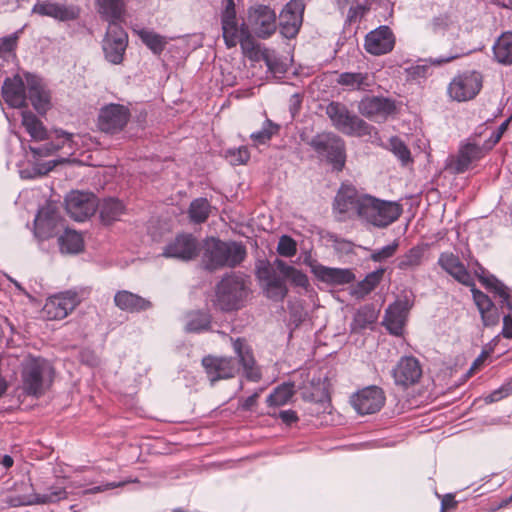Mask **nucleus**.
Masks as SVG:
<instances>
[{
  "label": "nucleus",
  "mask_w": 512,
  "mask_h": 512,
  "mask_svg": "<svg viewBox=\"0 0 512 512\" xmlns=\"http://www.w3.org/2000/svg\"><path fill=\"white\" fill-rule=\"evenodd\" d=\"M115 305L127 312H140L151 307V302L127 290L118 291L114 296Z\"/></svg>",
  "instance_id": "nucleus-34"
},
{
  "label": "nucleus",
  "mask_w": 512,
  "mask_h": 512,
  "mask_svg": "<svg viewBox=\"0 0 512 512\" xmlns=\"http://www.w3.org/2000/svg\"><path fill=\"white\" fill-rule=\"evenodd\" d=\"M32 12L41 16H49L59 21L75 20L79 16V8L76 6L47 1L36 3Z\"/></svg>",
  "instance_id": "nucleus-28"
},
{
  "label": "nucleus",
  "mask_w": 512,
  "mask_h": 512,
  "mask_svg": "<svg viewBox=\"0 0 512 512\" xmlns=\"http://www.w3.org/2000/svg\"><path fill=\"white\" fill-rule=\"evenodd\" d=\"M277 252L283 257H292L297 252V244L290 236L283 235L280 237Z\"/></svg>",
  "instance_id": "nucleus-52"
},
{
  "label": "nucleus",
  "mask_w": 512,
  "mask_h": 512,
  "mask_svg": "<svg viewBox=\"0 0 512 512\" xmlns=\"http://www.w3.org/2000/svg\"><path fill=\"white\" fill-rule=\"evenodd\" d=\"M309 145L321 159H326L334 169L341 171L345 165L346 153L343 139L333 133L315 135Z\"/></svg>",
  "instance_id": "nucleus-8"
},
{
  "label": "nucleus",
  "mask_w": 512,
  "mask_h": 512,
  "mask_svg": "<svg viewBox=\"0 0 512 512\" xmlns=\"http://www.w3.org/2000/svg\"><path fill=\"white\" fill-rule=\"evenodd\" d=\"M384 403V392L377 386L366 387L352 398L353 407L361 415L378 412Z\"/></svg>",
  "instance_id": "nucleus-19"
},
{
  "label": "nucleus",
  "mask_w": 512,
  "mask_h": 512,
  "mask_svg": "<svg viewBox=\"0 0 512 512\" xmlns=\"http://www.w3.org/2000/svg\"><path fill=\"white\" fill-rule=\"evenodd\" d=\"M277 130V125L273 124L270 120H266L260 131L251 134V139L255 145L266 144Z\"/></svg>",
  "instance_id": "nucleus-50"
},
{
  "label": "nucleus",
  "mask_w": 512,
  "mask_h": 512,
  "mask_svg": "<svg viewBox=\"0 0 512 512\" xmlns=\"http://www.w3.org/2000/svg\"><path fill=\"white\" fill-rule=\"evenodd\" d=\"M198 252L199 243L197 239L191 234H181L166 245L163 256L189 261L194 259L198 255Z\"/></svg>",
  "instance_id": "nucleus-20"
},
{
  "label": "nucleus",
  "mask_w": 512,
  "mask_h": 512,
  "mask_svg": "<svg viewBox=\"0 0 512 512\" xmlns=\"http://www.w3.org/2000/svg\"><path fill=\"white\" fill-rule=\"evenodd\" d=\"M54 134H55L54 138H52L51 136L49 138V139H51V141H54L55 144L63 145V148L68 147V149L70 151H72L74 149L75 144L73 141V134L68 133L61 129L55 130Z\"/></svg>",
  "instance_id": "nucleus-57"
},
{
  "label": "nucleus",
  "mask_w": 512,
  "mask_h": 512,
  "mask_svg": "<svg viewBox=\"0 0 512 512\" xmlns=\"http://www.w3.org/2000/svg\"><path fill=\"white\" fill-rule=\"evenodd\" d=\"M368 195H361L350 185H342L335 200L334 210L341 215V220L362 215V206Z\"/></svg>",
  "instance_id": "nucleus-10"
},
{
  "label": "nucleus",
  "mask_w": 512,
  "mask_h": 512,
  "mask_svg": "<svg viewBox=\"0 0 512 512\" xmlns=\"http://www.w3.org/2000/svg\"><path fill=\"white\" fill-rule=\"evenodd\" d=\"M512 394V379L503 383L498 389L485 396L486 403H493Z\"/></svg>",
  "instance_id": "nucleus-54"
},
{
  "label": "nucleus",
  "mask_w": 512,
  "mask_h": 512,
  "mask_svg": "<svg viewBox=\"0 0 512 512\" xmlns=\"http://www.w3.org/2000/svg\"><path fill=\"white\" fill-rule=\"evenodd\" d=\"M17 45V37L9 36L0 39V52L9 53L12 52Z\"/></svg>",
  "instance_id": "nucleus-63"
},
{
  "label": "nucleus",
  "mask_w": 512,
  "mask_h": 512,
  "mask_svg": "<svg viewBox=\"0 0 512 512\" xmlns=\"http://www.w3.org/2000/svg\"><path fill=\"white\" fill-rule=\"evenodd\" d=\"M246 257V248L235 241L225 242L217 238H209L203 244L202 263L209 271L224 267L234 268Z\"/></svg>",
  "instance_id": "nucleus-3"
},
{
  "label": "nucleus",
  "mask_w": 512,
  "mask_h": 512,
  "mask_svg": "<svg viewBox=\"0 0 512 512\" xmlns=\"http://www.w3.org/2000/svg\"><path fill=\"white\" fill-rule=\"evenodd\" d=\"M358 111L374 122H384L396 111L395 101L382 96H365L358 103Z\"/></svg>",
  "instance_id": "nucleus-13"
},
{
  "label": "nucleus",
  "mask_w": 512,
  "mask_h": 512,
  "mask_svg": "<svg viewBox=\"0 0 512 512\" xmlns=\"http://www.w3.org/2000/svg\"><path fill=\"white\" fill-rule=\"evenodd\" d=\"M80 303L78 294L74 291H65L50 297L44 306V311L51 319H63L71 313Z\"/></svg>",
  "instance_id": "nucleus-21"
},
{
  "label": "nucleus",
  "mask_w": 512,
  "mask_h": 512,
  "mask_svg": "<svg viewBox=\"0 0 512 512\" xmlns=\"http://www.w3.org/2000/svg\"><path fill=\"white\" fill-rule=\"evenodd\" d=\"M248 294L247 279L242 275L231 273L217 284L215 305L225 312L236 311L244 306Z\"/></svg>",
  "instance_id": "nucleus-5"
},
{
  "label": "nucleus",
  "mask_w": 512,
  "mask_h": 512,
  "mask_svg": "<svg viewBox=\"0 0 512 512\" xmlns=\"http://www.w3.org/2000/svg\"><path fill=\"white\" fill-rule=\"evenodd\" d=\"M58 244L62 253L77 254L84 248V240L80 233L66 229L58 238Z\"/></svg>",
  "instance_id": "nucleus-39"
},
{
  "label": "nucleus",
  "mask_w": 512,
  "mask_h": 512,
  "mask_svg": "<svg viewBox=\"0 0 512 512\" xmlns=\"http://www.w3.org/2000/svg\"><path fill=\"white\" fill-rule=\"evenodd\" d=\"M402 214V207L397 202L385 201L368 195L362 206V220L377 227L386 228Z\"/></svg>",
  "instance_id": "nucleus-7"
},
{
  "label": "nucleus",
  "mask_w": 512,
  "mask_h": 512,
  "mask_svg": "<svg viewBox=\"0 0 512 512\" xmlns=\"http://www.w3.org/2000/svg\"><path fill=\"white\" fill-rule=\"evenodd\" d=\"M210 204L206 198L193 200L189 207V216L194 223H203L210 214Z\"/></svg>",
  "instance_id": "nucleus-48"
},
{
  "label": "nucleus",
  "mask_w": 512,
  "mask_h": 512,
  "mask_svg": "<svg viewBox=\"0 0 512 512\" xmlns=\"http://www.w3.org/2000/svg\"><path fill=\"white\" fill-rule=\"evenodd\" d=\"M141 41L154 53L161 54L165 49L167 40L160 34L155 33L151 30H140L138 33Z\"/></svg>",
  "instance_id": "nucleus-47"
},
{
  "label": "nucleus",
  "mask_w": 512,
  "mask_h": 512,
  "mask_svg": "<svg viewBox=\"0 0 512 512\" xmlns=\"http://www.w3.org/2000/svg\"><path fill=\"white\" fill-rule=\"evenodd\" d=\"M30 151L33 153L34 156L38 157H46L54 154L60 149H63V145L55 144L54 141H50L49 143H46L42 146L34 147L29 146Z\"/></svg>",
  "instance_id": "nucleus-56"
},
{
  "label": "nucleus",
  "mask_w": 512,
  "mask_h": 512,
  "mask_svg": "<svg viewBox=\"0 0 512 512\" xmlns=\"http://www.w3.org/2000/svg\"><path fill=\"white\" fill-rule=\"evenodd\" d=\"M483 284L488 288L495 297L499 298L501 308L506 307L512 313V296L510 289L495 277L483 279Z\"/></svg>",
  "instance_id": "nucleus-40"
},
{
  "label": "nucleus",
  "mask_w": 512,
  "mask_h": 512,
  "mask_svg": "<svg viewBox=\"0 0 512 512\" xmlns=\"http://www.w3.org/2000/svg\"><path fill=\"white\" fill-rule=\"evenodd\" d=\"M304 4L301 0H291L279 16L280 33L288 39L295 37L302 24Z\"/></svg>",
  "instance_id": "nucleus-18"
},
{
  "label": "nucleus",
  "mask_w": 512,
  "mask_h": 512,
  "mask_svg": "<svg viewBox=\"0 0 512 512\" xmlns=\"http://www.w3.org/2000/svg\"><path fill=\"white\" fill-rule=\"evenodd\" d=\"M392 375L396 385L406 388L419 381L422 368L415 357H402L393 369Z\"/></svg>",
  "instance_id": "nucleus-24"
},
{
  "label": "nucleus",
  "mask_w": 512,
  "mask_h": 512,
  "mask_svg": "<svg viewBox=\"0 0 512 512\" xmlns=\"http://www.w3.org/2000/svg\"><path fill=\"white\" fill-rule=\"evenodd\" d=\"M2 97L14 108L26 107L29 99L40 113L46 112L50 105V94L43 80L30 73L25 74V79L19 75L7 78L2 86Z\"/></svg>",
  "instance_id": "nucleus-2"
},
{
  "label": "nucleus",
  "mask_w": 512,
  "mask_h": 512,
  "mask_svg": "<svg viewBox=\"0 0 512 512\" xmlns=\"http://www.w3.org/2000/svg\"><path fill=\"white\" fill-rule=\"evenodd\" d=\"M210 316L202 312H193L188 315L186 331L199 333L208 330L210 327Z\"/></svg>",
  "instance_id": "nucleus-49"
},
{
  "label": "nucleus",
  "mask_w": 512,
  "mask_h": 512,
  "mask_svg": "<svg viewBox=\"0 0 512 512\" xmlns=\"http://www.w3.org/2000/svg\"><path fill=\"white\" fill-rule=\"evenodd\" d=\"M481 88V74L477 71H466L452 79L448 85L447 93L452 100L465 102L475 98Z\"/></svg>",
  "instance_id": "nucleus-9"
},
{
  "label": "nucleus",
  "mask_w": 512,
  "mask_h": 512,
  "mask_svg": "<svg viewBox=\"0 0 512 512\" xmlns=\"http://www.w3.org/2000/svg\"><path fill=\"white\" fill-rule=\"evenodd\" d=\"M227 158L232 165H242L248 162L250 153L247 147L242 146L238 149L229 150L227 152Z\"/></svg>",
  "instance_id": "nucleus-55"
},
{
  "label": "nucleus",
  "mask_w": 512,
  "mask_h": 512,
  "mask_svg": "<svg viewBox=\"0 0 512 512\" xmlns=\"http://www.w3.org/2000/svg\"><path fill=\"white\" fill-rule=\"evenodd\" d=\"M502 335L504 338H512V317L511 315H505L503 317V329Z\"/></svg>",
  "instance_id": "nucleus-64"
},
{
  "label": "nucleus",
  "mask_w": 512,
  "mask_h": 512,
  "mask_svg": "<svg viewBox=\"0 0 512 512\" xmlns=\"http://www.w3.org/2000/svg\"><path fill=\"white\" fill-rule=\"evenodd\" d=\"M428 26L433 34L451 38L457 37L461 30L458 15L453 10L435 15Z\"/></svg>",
  "instance_id": "nucleus-26"
},
{
  "label": "nucleus",
  "mask_w": 512,
  "mask_h": 512,
  "mask_svg": "<svg viewBox=\"0 0 512 512\" xmlns=\"http://www.w3.org/2000/svg\"><path fill=\"white\" fill-rule=\"evenodd\" d=\"M97 12L109 25L119 24L125 15L124 0H95Z\"/></svg>",
  "instance_id": "nucleus-32"
},
{
  "label": "nucleus",
  "mask_w": 512,
  "mask_h": 512,
  "mask_svg": "<svg viewBox=\"0 0 512 512\" xmlns=\"http://www.w3.org/2000/svg\"><path fill=\"white\" fill-rule=\"evenodd\" d=\"M337 83L349 90L368 91L374 85V79L367 72H343L338 75Z\"/></svg>",
  "instance_id": "nucleus-35"
},
{
  "label": "nucleus",
  "mask_w": 512,
  "mask_h": 512,
  "mask_svg": "<svg viewBox=\"0 0 512 512\" xmlns=\"http://www.w3.org/2000/svg\"><path fill=\"white\" fill-rule=\"evenodd\" d=\"M65 205L67 213L81 222L95 213L98 200L91 192L71 191L65 198Z\"/></svg>",
  "instance_id": "nucleus-12"
},
{
  "label": "nucleus",
  "mask_w": 512,
  "mask_h": 512,
  "mask_svg": "<svg viewBox=\"0 0 512 512\" xmlns=\"http://www.w3.org/2000/svg\"><path fill=\"white\" fill-rule=\"evenodd\" d=\"M221 24L223 38L228 48L235 47L238 44L237 32L240 30L238 27L235 11L234 0H227L224 11L221 15Z\"/></svg>",
  "instance_id": "nucleus-30"
},
{
  "label": "nucleus",
  "mask_w": 512,
  "mask_h": 512,
  "mask_svg": "<svg viewBox=\"0 0 512 512\" xmlns=\"http://www.w3.org/2000/svg\"><path fill=\"white\" fill-rule=\"evenodd\" d=\"M59 221V216L53 207L41 208L35 218L36 233L42 238L54 236V230Z\"/></svg>",
  "instance_id": "nucleus-33"
},
{
  "label": "nucleus",
  "mask_w": 512,
  "mask_h": 512,
  "mask_svg": "<svg viewBox=\"0 0 512 512\" xmlns=\"http://www.w3.org/2000/svg\"><path fill=\"white\" fill-rule=\"evenodd\" d=\"M22 125L26 132L35 141H42L50 138L41 120L30 111H22Z\"/></svg>",
  "instance_id": "nucleus-38"
},
{
  "label": "nucleus",
  "mask_w": 512,
  "mask_h": 512,
  "mask_svg": "<svg viewBox=\"0 0 512 512\" xmlns=\"http://www.w3.org/2000/svg\"><path fill=\"white\" fill-rule=\"evenodd\" d=\"M378 313L373 305L367 304L360 307L350 324L351 332L357 333L365 329H372L378 319Z\"/></svg>",
  "instance_id": "nucleus-36"
},
{
  "label": "nucleus",
  "mask_w": 512,
  "mask_h": 512,
  "mask_svg": "<svg viewBox=\"0 0 512 512\" xmlns=\"http://www.w3.org/2000/svg\"><path fill=\"white\" fill-rule=\"evenodd\" d=\"M130 482H132V481L126 480V481H120V482H109V483H106L105 485L95 486V487L87 490V493H92V494L100 493V492H103V491H106L109 489L123 487L124 485H126L127 483H130Z\"/></svg>",
  "instance_id": "nucleus-62"
},
{
  "label": "nucleus",
  "mask_w": 512,
  "mask_h": 512,
  "mask_svg": "<svg viewBox=\"0 0 512 512\" xmlns=\"http://www.w3.org/2000/svg\"><path fill=\"white\" fill-rule=\"evenodd\" d=\"M257 277L264 284L266 296L274 301H282L288 289L285 280L281 278L269 263H262L257 268Z\"/></svg>",
  "instance_id": "nucleus-17"
},
{
  "label": "nucleus",
  "mask_w": 512,
  "mask_h": 512,
  "mask_svg": "<svg viewBox=\"0 0 512 512\" xmlns=\"http://www.w3.org/2000/svg\"><path fill=\"white\" fill-rule=\"evenodd\" d=\"M509 124V120L504 121L497 130L493 131L490 137L486 140L487 148L492 149L501 139Z\"/></svg>",
  "instance_id": "nucleus-61"
},
{
  "label": "nucleus",
  "mask_w": 512,
  "mask_h": 512,
  "mask_svg": "<svg viewBox=\"0 0 512 512\" xmlns=\"http://www.w3.org/2000/svg\"><path fill=\"white\" fill-rule=\"evenodd\" d=\"M430 70V67L426 64L411 65L405 69L407 79L418 80L425 78Z\"/></svg>",
  "instance_id": "nucleus-58"
},
{
  "label": "nucleus",
  "mask_w": 512,
  "mask_h": 512,
  "mask_svg": "<svg viewBox=\"0 0 512 512\" xmlns=\"http://www.w3.org/2000/svg\"><path fill=\"white\" fill-rule=\"evenodd\" d=\"M490 150L486 141L480 145L477 139L473 138L472 142L460 146L457 156L449 163V168L455 173H464L473 162L483 158Z\"/></svg>",
  "instance_id": "nucleus-16"
},
{
  "label": "nucleus",
  "mask_w": 512,
  "mask_h": 512,
  "mask_svg": "<svg viewBox=\"0 0 512 512\" xmlns=\"http://www.w3.org/2000/svg\"><path fill=\"white\" fill-rule=\"evenodd\" d=\"M274 266L285 278L290 279L295 286L306 288L309 285V280L306 274L293 266L286 264L283 260L276 259L274 261Z\"/></svg>",
  "instance_id": "nucleus-44"
},
{
  "label": "nucleus",
  "mask_w": 512,
  "mask_h": 512,
  "mask_svg": "<svg viewBox=\"0 0 512 512\" xmlns=\"http://www.w3.org/2000/svg\"><path fill=\"white\" fill-rule=\"evenodd\" d=\"M53 376V367L42 357L29 355L21 364L22 390L28 396H42L51 386Z\"/></svg>",
  "instance_id": "nucleus-4"
},
{
  "label": "nucleus",
  "mask_w": 512,
  "mask_h": 512,
  "mask_svg": "<svg viewBox=\"0 0 512 512\" xmlns=\"http://www.w3.org/2000/svg\"><path fill=\"white\" fill-rule=\"evenodd\" d=\"M394 45L395 36L388 26H380L365 37V49L372 55L387 54L393 50Z\"/></svg>",
  "instance_id": "nucleus-25"
},
{
  "label": "nucleus",
  "mask_w": 512,
  "mask_h": 512,
  "mask_svg": "<svg viewBox=\"0 0 512 512\" xmlns=\"http://www.w3.org/2000/svg\"><path fill=\"white\" fill-rule=\"evenodd\" d=\"M313 274L322 282L331 285H344L351 283L355 276L349 269L331 268L321 264L312 266Z\"/></svg>",
  "instance_id": "nucleus-31"
},
{
  "label": "nucleus",
  "mask_w": 512,
  "mask_h": 512,
  "mask_svg": "<svg viewBox=\"0 0 512 512\" xmlns=\"http://www.w3.org/2000/svg\"><path fill=\"white\" fill-rule=\"evenodd\" d=\"M399 247V242L394 240L393 243L386 245L380 249H376L371 254V259L374 262H382L388 258H391L396 253Z\"/></svg>",
  "instance_id": "nucleus-53"
},
{
  "label": "nucleus",
  "mask_w": 512,
  "mask_h": 512,
  "mask_svg": "<svg viewBox=\"0 0 512 512\" xmlns=\"http://www.w3.org/2000/svg\"><path fill=\"white\" fill-rule=\"evenodd\" d=\"M437 264L457 282L473 289L475 286L474 278L467 270L460 258L452 252H442L439 255Z\"/></svg>",
  "instance_id": "nucleus-22"
},
{
  "label": "nucleus",
  "mask_w": 512,
  "mask_h": 512,
  "mask_svg": "<svg viewBox=\"0 0 512 512\" xmlns=\"http://www.w3.org/2000/svg\"><path fill=\"white\" fill-rule=\"evenodd\" d=\"M248 26L259 38L266 39L276 31V14L266 5H256L248 11Z\"/></svg>",
  "instance_id": "nucleus-14"
},
{
  "label": "nucleus",
  "mask_w": 512,
  "mask_h": 512,
  "mask_svg": "<svg viewBox=\"0 0 512 512\" xmlns=\"http://www.w3.org/2000/svg\"><path fill=\"white\" fill-rule=\"evenodd\" d=\"M493 58L502 65H512V31L503 32L492 47Z\"/></svg>",
  "instance_id": "nucleus-37"
},
{
  "label": "nucleus",
  "mask_w": 512,
  "mask_h": 512,
  "mask_svg": "<svg viewBox=\"0 0 512 512\" xmlns=\"http://www.w3.org/2000/svg\"><path fill=\"white\" fill-rule=\"evenodd\" d=\"M68 493L64 487L61 486H51L48 489V492L40 494V493H31L25 495H15L10 497L9 503L13 507L18 506H27V505H43V504H51L56 503L60 500L66 499Z\"/></svg>",
  "instance_id": "nucleus-23"
},
{
  "label": "nucleus",
  "mask_w": 512,
  "mask_h": 512,
  "mask_svg": "<svg viewBox=\"0 0 512 512\" xmlns=\"http://www.w3.org/2000/svg\"><path fill=\"white\" fill-rule=\"evenodd\" d=\"M471 293L474 303L480 312L483 325L486 327L497 325L500 321V314L489 296L476 287L471 289Z\"/></svg>",
  "instance_id": "nucleus-29"
},
{
  "label": "nucleus",
  "mask_w": 512,
  "mask_h": 512,
  "mask_svg": "<svg viewBox=\"0 0 512 512\" xmlns=\"http://www.w3.org/2000/svg\"><path fill=\"white\" fill-rule=\"evenodd\" d=\"M237 39L244 55H246L250 59H256L258 57L259 45L255 41L254 37L251 35L248 27L244 24L237 32Z\"/></svg>",
  "instance_id": "nucleus-46"
},
{
  "label": "nucleus",
  "mask_w": 512,
  "mask_h": 512,
  "mask_svg": "<svg viewBox=\"0 0 512 512\" xmlns=\"http://www.w3.org/2000/svg\"><path fill=\"white\" fill-rule=\"evenodd\" d=\"M326 114L333 126L340 132L350 136L371 135L373 126L349 111L347 106L340 102H331L326 107Z\"/></svg>",
  "instance_id": "nucleus-6"
},
{
  "label": "nucleus",
  "mask_w": 512,
  "mask_h": 512,
  "mask_svg": "<svg viewBox=\"0 0 512 512\" xmlns=\"http://www.w3.org/2000/svg\"><path fill=\"white\" fill-rule=\"evenodd\" d=\"M263 60L265 61L268 69L273 73H283L286 71V68L283 63L279 61V59L271 54L269 51H265L263 53Z\"/></svg>",
  "instance_id": "nucleus-59"
},
{
  "label": "nucleus",
  "mask_w": 512,
  "mask_h": 512,
  "mask_svg": "<svg viewBox=\"0 0 512 512\" xmlns=\"http://www.w3.org/2000/svg\"><path fill=\"white\" fill-rule=\"evenodd\" d=\"M128 44V35L119 24L109 25L102 41L105 59L111 64L118 65L123 61Z\"/></svg>",
  "instance_id": "nucleus-11"
},
{
  "label": "nucleus",
  "mask_w": 512,
  "mask_h": 512,
  "mask_svg": "<svg viewBox=\"0 0 512 512\" xmlns=\"http://www.w3.org/2000/svg\"><path fill=\"white\" fill-rule=\"evenodd\" d=\"M384 274V269H378L369 273L362 281H360L352 291V295L358 299L364 298L380 283Z\"/></svg>",
  "instance_id": "nucleus-42"
},
{
  "label": "nucleus",
  "mask_w": 512,
  "mask_h": 512,
  "mask_svg": "<svg viewBox=\"0 0 512 512\" xmlns=\"http://www.w3.org/2000/svg\"><path fill=\"white\" fill-rule=\"evenodd\" d=\"M425 248L417 245L409 249L405 254L397 258V268L400 270H410L421 265Z\"/></svg>",
  "instance_id": "nucleus-45"
},
{
  "label": "nucleus",
  "mask_w": 512,
  "mask_h": 512,
  "mask_svg": "<svg viewBox=\"0 0 512 512\" xmlns=\"http://www.w3.org/2000/svg\"><path fill=\"white\" fill-rule=\"evenodd\" d=\"M294 384L283 383L277 386L267 397L266 403L269 407H280L286 405L294 396Z\"/></svg>",
  "instance_id": "nucleus-43"
},
{
  "label": "nucleus",
  "mask_w": 512,
  "mask_h": 512,
  "mask_svg": "<svg viewBox=\"0 0 512 512\" xmlns=\"http://www.w3.org/2000/svg\"><path fill=\"white\" fill-rule=\"evenodd\" d=\"M100 218L104 224H111L119 220L124 213L123 203L114 198L104 199L101 204L98 203Z\"/></svg>",
  "instance_id": "nucleus-41"
},
{
  "label": "nucleus",
  "mask_w": 512,
  "mask_h": 512,
  "mask_svg": "<svg viewBox=\"0 0 512 512\" xmlns=\"http://www.w3.org/2000/svg\"><path fill=\"white\" fill-rule=\"evenodd\" d=\"M130 118V111L121 104H109L104 106L98 116V125L101 131L117 133L121 131Z\"/></svg>",
  "instance_id": "nucleus-15"
},
{
  "label": "nucleus",
  "mask_w": 512,
  "mask_h": 512,
  "mask_svg": "<svg viewBox=\"0 0 512 512\" xmlns=\"http://www.w3.org/2000/svg\"><path fill=\"white\" fill-rule=\"evenodd\" d=\"M369 9V6H367L366 4H358L356 6L350 7L347 15L348 22L356 23L360 21L369 11Z\"/></svg>",
  "instance_id": "nucleus-60"
},
{
  "label": "nucleus",
  "mask_w": 512,
  "mask_h": 512,
  "mask_svg": "<svg viewBox=\"0 0 512 512\" xmlns=\"http://www.w3.org/2000/svg\"><path fill=\"white\" fill-rule=\"evenodd\" d=\"M233 349L237 360L232 357H216L212 355L205 356L202 359V366L208 379L213 384L222 379L234 377L239 372V366L243 368L245 377L253 382L261 379L260 369L256 362L251 348L245 340L237 338L233 341Z\"/></svg>",
  "instance_id": "nucleus-1"
},
{
  "label": "nucleus",
  "mask_w": 512,
  "mask_h": 512,
  "mask_svg": "<svg viewBox=\"0 0 512 512\" xmlns=\"http://www.w3.org/2000/svg\"><path fill=\"white\" fill-rule=\"evenodd\" d=\"M410 307L408 300H398L387 308L383 324L391 334L396 336L402 334Z\"/></svg>",
  "instance_id": "nucleus-27"
},
{
  "label": "nucleus",
  "mask_w": 512,
  "mask_h": 512,
  "mask_svg": "<svg viewBox=\"0 0 512 512\" xmlns=\"http://www.w3.org/2000/svg\"><path fill=\"white\" fill-rule=\"evenodd\" d=\"M391 151L402 162L403 165L411 162V154L405 143L398 137L390 139Z\"/></svg>",
  "instance_id": "nucleus-51"
}]
</instances>
